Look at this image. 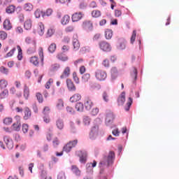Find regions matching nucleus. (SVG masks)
<instances>
[{"instance_id": "nucleus-1", "label": "nucleus", "mask_w": 179, "mask_h": 179, "mask_svg": "<svg viewBox=\"0 0 179 179\" xmlns=\"http://www.w3.org/2000/svg\"><path fill=\"white\" fill-rule=\"evenodd\" d=\"M114 159H115V152H114V151H110L108 156H104L100 162V167H103V166H110L114 163Z\"/></svg>"}, {"instance_id": "nucleus-2", "label": "nucleus", "mask_w": 179, "mask_h": 179, "mask_svg": "<svg viewBox=\"0 0 179 179\" xmlns=\"http://www.w3.org/2000/svg\"><path fill=\"white\" fill-rule=\"evenodd\" d=\"M78 139L69 141L64 146L63 152H66V153H69V152L72 150V148L76 147V145H78Z\"/></svg>"}, {"instance_id": "nucleus-3", "label": "nucleus", "mask_w": 179, "mask_h": 179, "mask_svg": "<svg viewBox=\"0 0 179 179\" xmlns=\"http://www.w3.org/2000/svg\"><path fill=\"white\" fill-rule=\"evenodd\" d=\"M95 78L100 82L106 80L107 78V73L103 70L98 69L95 71Z\"/></svg>"}, {"instance_id": "nucleus-4", "label": "nucleus", "mask_w": 179, "mask_h": 179, "mask_svg": "<svg viewBox=\"0 0 179 179\" xmlns=\"http://www.w3.org/2000/svg\"><path fill=\"white\" fill-rule=\"evenodd\" d=\"M100 50L105 51L106 52H110L111 51V45L106 41H101L99 43Z\"/></svg>"}, {"instance_id": "nucleus-5", "label": "nucleus", "mask_w": 179, "mask_h": 179, "mask_svg": "<svg viewBox=\"0 0 179 179\" xmlns=\"http://www.w3.org/2000/svg\"><path fill=\"white\" fill-rule=\"evenodd\" d=\"M82 28L86 31H92L93 30V22L90 20H85L83 22Z\"/></svg>"}, {"instance_id": "nucleus-6", "label": "nucleus", "mask_w": 179, "mask_h": 179, "mask_svg": "<svg viewBox=\"0 0 179 179\" xmlns=\"http://www.w3.org/2000/svg\"><path fill=\"white\" fill-rule=\"evenodd\" d=\"M15 120L16 122L13 124L12 128L13 131H20V127H22V124L20 122V120H21L20 116V115L15 116Z\"/></svg>"}, {"instance_id": "nucleus-7", "label": "nucleus", "mask_w": 179, "mask_h": 179, "mask_svg": "<svg viewBox=\"0 0 179 179\" xmlns=\"http://www.w3.org/2000/svg\"><path fill=\"white\" fill-rule=\"evenodd\" d=\"M97 136H99V125H95L91 129L90 138V139H96Z\"/></svg>"}, {"instance_id": "nucleus-8", "label": "nucleus", "mask_w": 179, "mask_h": 179, "mask_svg": "<svg viewBox=\"0 0 179 179\" xmlns=\"http://www.w3.org/2000/svg\"><path fill=\"white\" fill-rule=\"evenodd\" d=\"M66 85L69 92H76V86H75V84L73 83L72 80L68 78L66 80Z\"/></svg>"}, {"instance_id": "nucleus-9", "label": "nucleus", "mask_w": 179, "mask_h": 179, "mask_svg": "<svg viewBox=\"0 0 179 179\" xmlns=\"http://www.w3.org/2000/svg\"><path fill=\"white\" fill-rule=\"evenodd\" d=\"M84 106L87 111H90L94 106L93 101L90 98H87L84 102Z\"/></svg>"}, {"instance_id": "nucleus-10", "label": "nucleus", "mask_w": 179, "mask_h": 179, "mask_svg": "<svg viewBox=\"0 0 179 179\" xmlns=\"http://www.w3.org/2000/svg\"><path fill=\"white\" fill-rule=\"evenodd\" d=\"M3 141L8 149H13V141L8 136H4Z\"/></svg>"}, {"instance_id": "nucleus-11", "label": "nucleus", "mask_w": 179, "mask_h": 179, "mask_svg": "<svg viewBox=\"0 0 179 179\" xmlns=\"http://www.w3.org/2000/svg\"><path fill=\"white\" fill-rule=\"evenodd\" d=\"M113 121H114V113L109 112L106 114V125H110V124H113Z\"/></svg>"}, {"instance_id": "nucleus-12", "label": "nucleus", "mask_w": 179, "mask_h": 179, "mask_svg": "<svg viewBox=\"0 0 179 179\" xmlns=\"http://www.w3.org/2000/svg\"><path fill=\"white\" fill-rule=\"evenodd\" d=\"M69 75H71V67L66 66L62 75L60 76L61 79H65L66 78H69Z\"/></svg>"}, {"instance_id": "nucleus-13", "label": "nucleus", "mask_w": 179, "mask_h": 179, "mask_svg": "<svg viewBox=\"0 0 179 179\" xmlns=\"http://www.w3.org/2000/svg\"><path fill=\"white\" fill-rule=\"evenodd\" d=\"M3 29L4 30H11L12 29V23L9 19H6L3 22Z\"/></svg>"}, {"instance_id": "nucleus-14", "label": "nucleus", "mask_w": 179, "mask_h": 179, "mask_svg": "<svg viewBox=\"0 0 179 179\" xmlns=\"http://www.w3.org/2000/svg\"><path fill=\"white\" fill-rule=\"evenodd\" d=\"M77 155L80 157V162L82 163L86 162V157H87V152H86V151H78Z\"/></svg>"}, {"instance_id": "nucleus-15", "label": "nucleus", "mask_w": 179, "mask_h": 179, "mask_svg": "<svg viewBox=\"0 0 179 179\" xmlns=\"http://www.w3.org/2000/svg\"><path fill=\"white\" fill-rule=\"evenodd\" d=\"M82 17H83V14H82L80 12L75 13L72 15L71 20L72 22H79Z\"/></svg>"}, {"instance_id": "nucleus-16", "label": "nucleus", "mask_w": 179, "mask_h": 179, "mask_svg": "<svg viewBox=\"0 0 179 179\" xmlns=\"http://www.w3.org/2000/svg\"><path fill=\"white\" fill-rule=\"evenodd\" d=\"M124 103H125V92H122L117 99L118 106H124Z\"/></svg>"}, {"instance_id": "nucleus-17", "label": "nucleus", "mask_w": 179, "mask_h": 179, "mask_svg": "<svg viewBox=\"0 0 179 179\" xmlns=\"http://www.w3.org/2000/svg\"><path fill=\"white\" fill-rule=\"evenodd\" d=\"M23 96L25 100H28L30 96V90L29 89V87L26 84L24 85Z\"/></svg>"}, {"instance_id": "nucleus-18", "label": "nucleus", "mask_w": 179, "mask_h": 179, "mask_svg": "<svg viewBox=\"0 0 179 179\" xmlns=\"http://www.w3.org/2000/svg\"><path fill=\"white\" fill-rule=\"evenodd\" d=\"M82 99V95L80 94H74L72 96L70 97L71 103H76Z\"/></svg>"}, {"instance_id": "nucleus-19", "label": "nucleus", "mask_w": 179, "mask_h": 179, "mask_svg": "<svg viewBox=\"0 0 179 179\" xmlns=\"http://www.w3.org/2000/svg\"><path fill=\"white\" fill-rule=\"evenodd\" d=\"M39 58L41 61V65L42 66H44V50L43 48L40 47L38 50Z\"/></svg>"}, {"instance_id": "nucleus-20", "label": "nucleus", "mask_w": 179, "mask_h": 179, "mask_svg": "<svg viewBox=\"0 0 179 179\" xmlns=\"http://www.w3.org/2000/svg\"><path fill=\"white\" fill-rule=\"evenodd\" d=\"M56 127L59 131H62V129H64V127H65L64 120H62V119H57L56 120Z\"/></svg>"}, {"instance_id": "nucleus-21", "label": "nucleus", "mask_w": 179, "mask_h": 179, "mask_svg": "<svg viewBox=\"0 0 179 179\" xmlns=\"http://www.w3.org/2000/svg\"><path fill=\"white\" fill-rule=\"evenodd\" d=\"M24 120H29L31 117V110L28 107L24 108Z\"/></svg>"}, {"instance_id": "nucleus-22", "label": "nucleus", "mask_w": 179, "mask_h": 179, "mask_svg": "<svg viewBox=\"0 0 179 179\" xmlns=\"http://www.w3.org/2000/svg\"><path fill=\"white\" fill-rule=\"evenodd\" d=\"M33 26V22H31V20L27 19L24 23V27L25 30H30Z\"/></svg>"}, {"instance_id": "nucleus-23", "label": "nucleus", "mask_w": 179, "mask_h": 179, "mask_svg": "<svg viewBox=\"0 0 179 179\" xmlns=\"http://www.w3.org/2000/svg\"><path fill=\"white\" fill-rule=\"evenodd\" d=\"M30 63L34 65V66H38L40 62L38 61V57L33 56L30 58Z\"/></svg>"}, {"instance_id": "nucleus-24", "label": "nucleus", "mask_w": 179, "mask_h": 179, "mask_svg": "<svg viewBox=\"0 0 179 179\" xmlns=\"http://www.w3.org/2000/svg\"><path fill=\"white\" fill-rule=\"evenodd\" d=\"M34 8V6H33V4H31V3H26L24 5L23 9L24 10H25V12H31Z\"/></svg>"}, {"instance_id": "nucleus-25", "label": "nucleus", "mask_w": 179, "mask_h": 179, "mask_svg": "<svg viewBox=\"0 0 179 179\" xmlns=\"http://www.w3.org/2000/svg\"><path fill=\"white\" fill-rule=\"evenodd\" d=\"M16 9V7L13 5L8 6L6 8V13L8 15H10L12 13H15V10Z\"/></svg>"}, {"instance_id": "nucleus-26", "label": "nucleus", "mask_w": 179, "mask_h": 179, "mask_svg": "<svg viewBox=\"0 0 179 179\" xmlns=\"http://www.w3.org/2000/svg\"><path fill=\"white\" fill-rule=\"evenodd\" d=\"M73 46L74 51H78L80 48V43H79V41L76 38L73 40Z\"/></svg>"}, {"instance_id": "nucleus-27", "label": "nucleus", "mask_w": 179, "mask_h": 179, "mask_svg": "<svg viewBox=\"0 0 179 179\" xmlns=\"http://www.w3.org/2000/svg\"><path fill=\"white\" fill-rule=\"evenodd\" d=\"M17 50L18 51L17 58L18 61H22V59H23V50H22L20 45H17Z\"/></svg>"}, {"instance_id": "nucleus-28", "label": "nucleus", "mask_w": 179, "mask_h": 179, "mask_svg": "<svg viewBox=\"0 0 179 179\" xmlns=\"http://www.w3.org/2000/svg\"><path fill=\"white\" fill-rule=\"evenodd\" d=\"M70 20H71V17H69V15H65L62 18V21H61L62 24L65 26V25L68 24V23H69Z\"/></svg>"}, {"instance_id": "nucleus-29", "label": "nucleus", "mask_w": 179, "mask_h": 179, "mask_svg": "<svg viewBox=\"0 0 179 179\" xmlns=\"http://www.w3.org/2000/svg\"><path fill=\"white\" fill-rule=\"evenodd\" d=\"M117 73H118V69H117V67H113L111 69L112 80H115V79L117 78Z\"/></svg>"}, {"instance_id": "nucleus-30", "label": "nucleus", "mask_w": 179, "mask_h": 179, "mask_svg": "<svg viewBox=\"0 0 179 179\" xmlns=\"http://www.w3.org/2000/svg\"><path fill=\"white\" fill-rule=\"evenodd\" d=\"M9 96V91L8 89L3 90L1 93H0V100H3V99H6Z\"/></svg>"}, {"instance_id": "nucleus-31", "label": "nucleus", "mask_w": 179, "mask_h": 179, "mask_svg": "<svg viewBox=\"0 0 179 179\" xmlns=\"http://www.w3.org/2000/svg\"><path fill=\"white\" fill-rule=\"evenodd\" d=\"M105 37L106 40H111V38L113 37V30L106 29L105 31Z\"/></svg>"}, {"instance_id": "nucleus-32", "label": "nucleus", "mask_w": 179, "mask_h": 179, "mask_svg": "<svg viewBox=\"0 0 179 179\" xmlns=\"http://www.w3.org/2000/svg\"><path fill=\"white\" fill-rule=\"evenodd\" d=\"M44 31H45L44 24H43V22H39L38 27V31L39 34L41 36H43V34H44Z\"/></svg>"}, {"instance_id": "nucleus-33", "label": "nucleus", "mask_w": 179, "mask_h": 179, "mask_svg": "<svg viewBox=\"0 0 179 179\" xmlns=\"http://www.w3.org/2000/svg\"><path fill=\"white\" fill-rule=\"evenodd\" d=\"M71 171H73V173L76 174V176H80V170H79V168H78L76 165H73L71 166Z\"/></svg>"}, {"instance_id": "nucleus-34", "label": "nucleus", "mask_w": 179, "mask_h": 179, "mask_svg": "<svg viewBox=\"0 0 179 179\" xmlns=\"http://www.w3.org/2000/svg\"><path fill=\"white\" fill-rule=\"evenodd\" d=\"M8 87V81L5 79H1L0 80V89H6Z\"/></svg>"}, {"instance_id": "nucleus-35", "label": "nucleus", "mask_w": 179, "mask_h": 179, "mask_svg": "<svg viewBox=\"0 0 179 179\" xmlns=\"http://www.w3.org/2000/svg\"><path fill=\"white\" fill-rule=\"evenodd\" d=\"M56 107L58 110H62L64 108V101L62 99H58L56 102Z\"/></svg>"}, {"instance_id": "nucleus-36", "label": "nucleus", "mask_w": 179, "mask_h": 179, "mask_svg": "<svg viewBox=\"0 0 179 179\" xmlns=\"http://www.w3.org/2000/svg\"><path fill=\"white\" fill-rule=\"evenodd\" d=\"M3 122L5 125H10L13 122V119L10 117H7L3 119Z\"/></svg>"}, {"instance_id": "nucleus-37", "label": "nucleus", "mask_w": 179, "mask_h": 179, "mask_svg": "<svg viewBox=\"0 0 179 179\" xmlns=\"http://www.w3.org/2000/svg\"><path fill=\"white\" fill-rule=\"evenodd\" d=\"M55 50H57V44L54 43H51L48 47L49 52H51L52 54L53 52H55Z\"/></svg>"}, {"instance_id": "nucleus-38", "label": "nucleus", "mask_w": 179, "mask_h": 179, "mask_svg": "<svg viewBox=\"0 0 179 179\" xmlns=\"http://www.w3.org/2000/svg\"><path fill=\"white\" fill-rule=\"evenodd\" d=\"M57 58L60 61H63V62L68 61V56H65L62 53L57 54Z\"/></svg>"}, {"instance_id": "nucleus-39", "label": "nucleus", "mask_w": 179, "mask_h": 179, "mask_svg": "<svg viewBox=\"0 0 179 179\" xmlns=\"http://www.w3.org/2000/svg\"><path fill=\"white\" fill-rule=\"evenodd\" d=\"M92 17H100L101 16V11L99 10H94L92 12Z\"/></svg>"}, {"instance_id": "nucleus-40", "label": "nucleus", "mask_w": 179, "mask_h": 179, "mask_svg": "<svg viewBox=\"0 0 179 179\" xmlns=\"http://www.w3.org/2000/svg\"><path fill=\"white\" fill-rule=\"evenodd\" d=\"M16 51V48H13L12 50H10L5 56L4 58H10V57H13V54H15V52Z\"/></svg>"}, {"instance_id": "nucleus-41", "label": "nucleus", "mask_w": 179, "mask_h": 179, "mask_svg": "<svg viewBox=\"0 0 179 179\" xmlns=\"http://www.w3.org/2000/svg\"><path fill=\"white\" fill-rule=\"evenodd\" d=\"M132 103H133L132 98L129 97L128 101L127 103V106L124 108L126 111H129V108H130L131 106H132Z\"/></svg>"}, {"instance_id": "nucleus-42", "label": "nucleus", "mask_w": 179, "mask_h": 179, "mask_svg": "<svg viewBox=\"0 0 179 179\" xmlns=\"http://www.w3.org/2000/svg\"><path fill=\"white\" fill-rule=\"evenodd\" d=\"M8 38V33L5 31H0V40H6Z\"/></svg>"}, {"instance_id": "nucleus-43", "label": "nucleus", "mask_w": 179, "mask_h": 179, "mask_svg": "<svg viewBox=\"0 0 179 179\" xmlns=\"http://www.w3.org/2000/svg\"><path fill=\"white\" fill-rule=\"evenodd\" d=\"M17 18L20 22H21V23H23V22H24V13H23L22 12H18Z\"/></svg>"}, {"instance_id": "nucleus-44", "label": "nucleus", "mask_w": 179, "mask_h": 179, "mask_svg": "<svg viewBox=\"0 0 179 179\" xmlns=\"http://www.w3.org/2000/svg\"><path fill=\"white\" fill-rule=\"evenodd\" d=\"M83 104L81 102H78L76 104V110H77V111H83Z\"/></svg>"}, {"instance_id": "nucleus-45", "label": "nucleus", "mask_w": 179, "mask_h": 179, "mask_svg": "<svg viewBox=\"0 0 179 179\" xmlns=\"http://www.w3.org/2000/svg\"><path fill=\"white\" fill-rule=\"evenodd\" d=\"M90 80V73H87L82 76L83 82H89Z\"/></svg>"}, {"instance_id": "nucleus-46", "label": "nucleus", "mask_w": 179, "mask_h": 179, "mask_svg": "<svg viewBox=\"0 0 179 179\" xmlns=\"http://www.w3.org/2000/svg\"><path fill=\"white\" fill-rule=\"evenodd\" d=\"M36 42H34V47L33 48H29L27 50V52H29V54H34V52H36Z\"/></svg>"}, {"instance_id": "nucleus-47", "label": "nucleus", "mask_w": 179, "mask_h": 179, "mask_svg": "<svg viewBox=\"0 0 179 179\" xmlns=\"http://www.w3.org/2000/svg\"><path fill=\"white\" fill-rule=\"evenodd\" d=\"M52 83H54V79L52 78H50L47 83L45 85V89H50V87H51V85H52Z\"/></svg>"}, {"instance_id": "nucleus-48", "label": "nucleus", "mask_w": 179, "mask_h": 179, "mask_svg": "<svg viewBox=\"0 0 179 179\" xmlns=\"http://www.w3.org/2000/svg\"><path fill=\"white\" fill-rule=\"evenodd\" d=\"M131 77L133 79H134V80H136V78H138V70L136 68H133Z\"/></svg>"}, {"instance_id": "nucleus-49", "label": "nucleus", "mask_w": 179, "mask_h": 179, "mask_svg": "<svg viewBox=\"0 0 179 179\" xmlns=\"http://www.w3.org/2000/svg\"><path fill=\"white\" fill-rule=\"evenodd\" d=\"M36 97L38 103H43V101H44V99L43 98V94H41V93L37 92L36 94Z\"/></svg>"}, {"instance_id": "nucleus-50", "label": "nucleus", "mask_w": 179, "mask_h": 179, "mask_svg": "<svg viewBox=\"0 0 179 179\" xmlns=\"http://www.w3.org/2000/svg\"><path fill=\"white\" fill-rule=\"evenodd\" d=\"M0 72L1 73H3V75H8V73H9V69L6 68L5 66H1Z\"/></svg>"}, {"instance_id": "nucleus-51", "label": "nucleus", "mask_w": 179, "mask_h": 179, "mask_svg": "<svg viewBox=\"0 0 179 179\" xmlns=\"http://www.w3.org/2000/svg\"><path fill=\"white\" fill-rule=\"evenodd\" d=\"M60 66L58 64H52L50 67V71L52 72H55V71H58L59 69Z\"/></svg>"}, {"instance_id": "nucleus-52", "label": "nucleus", "mask_w": 179, "mask_h": 179, "mask_svg": "<svg viewBox=\"0 0 179 179\" xmlns=\"http://www.w3.org/2000/svg\"><path fill=\"white\" fill-rule=\"evenodd\" d=\"M55 33V29L54 28H50L47 31V36L51 37Z\"/></svg>"}, {"instance_id": "nucleus-53", "label": "nucleus", "mask_w": 179, "mask_h": 179, "mask_svg": "<svg viewBox=\"0 0 179 179\" xmlns=\"http://www.w3.org/2000/svg\"><path fill=\"white\" fill-rule=\"evenodd\" d=\"M136 38V30H134L132 35L131 36V43L134 44L135 43V40Z\"/></svg>"}, {"instance_id": "nucleus-54", "label": "nucleus", "mask_w": 179, "mask_h": 179, "mask_svg": "<svg viewBox=\"0 0 179 179\" xmlns=\"http://www.w3.org/2000/svg\"><path fill=\"white\" fill-rule=\"evenodd\" d=\"M83 123L85 125H89L90 124V117L89 116H85L83 117Z\"/></svg>"}, {"instance_id": "nucleus-55", "label": "nucleus", "mask_w": 179, "mask_h": 179, "mask_svg": "<svg viewBox=\"0 0 179 179\" xmlns=\"http://www.w3.org/2000/svg\"><path fill=\"white\" fill-rule=\"evenodd\" d=\"M102 65L105 66V68H108L110 66V61L108 59H105L102 62Z\"/></svg>"}, {"instance_id": "nucleus-56", "label": "nucleus", "mask_w": 179, "mask_h": 179, "mask_svg": "<svg viewBox=\"0 0 179 179\" xmlns=\"http://www.w3.org/2000/svg\"><path fill=\"white\" fill-rule=\"evenodd\" d=\"M28 131H29V124H22V131L24 132V134H27Z\"/></svg>"}, {"instance_id": "nucleus-57", "label": "nucleus", "mask_w": 179, "mask_h": 179, "mask_svg": "<svg viewBox=\"0 0 179 179\" xmlns=\"http://www.w3.org/2000/svg\"><path fill=\"white\" fill-rule=\"evenodd\" d=\"M52 144L54 148H57L58 146V145H59V139H58V138H55L53 141H52Z\"/></svg>"}, {"instance_id": "nucleus-58", "label": "nucleus", "mask_w": 179, "mask_h": 179, "mask_svg": "<svg viewBox=\"0 0 179 179\" xmlns=\"http://www.w3.org/2000/svg\"><path fill=\"white\" fill-rule=\"evenodd\" d=\"M73 79L76 83H79V77H78L76 72L73 73Z\"/></svg>"}, {"instance_id": "nucleus-59", "label": "nucleus", "mask_w": 179, "mask_h": 179, "mask_svg": "<svg viewBox=\"0 0 179 179\" xmlns=\"http://www.w3.org/2000/svg\"><path fill=\"white\" fill-rule=\"evenodd\" d=\"M57 179H66V176H65V172H60L57 176Z\"/></svg>"}, {"instance_id": "nucleus-60", "label": "nucleus", "mask_w": 179, "mask_h": 179, "mask_svg": "<svg viewBox=\"0 0 179 179\" xmlns=\"http://www.w3.org/2000/svg\"><path fill=\"white\" fill-rule=\"evenodd\" d=\"M99 108H94L91 111V114L92 115L96 116L99 114Z\"/></svg>"}, {"instance_id": "nucleus-61", "label": "nucleus", "mask_w": 179, "mask_h": 179, "mask_svg": "<svg viewBox=\"0 0 179 179\" xmlns=\"http://www.w3.org/2000/svg\"><path fill=\"white\" fill-rule=\"evenodd\" d=\"M35 17L38 18L40 17V16H41V15H43V12H41V10H40V9H37L35 13Z\"/></svg>"}, {"instance_id": "nucleus-62", "label": "nucleus", "mask_w": 179, "mask_h": 179, "mask_svg": "<svg viewBox=\"0 0 179 179\" xmlns=\"http://www.w3.org/2000/svg\"><path fill=\"white\" fill-rule=\"evenodd\" d=\"M66 111H67V113H69L70 114H75V110L73 109V108H72L71 106L66 107Z\"/></svg>"}, {"instance_id": "nucleus-63", "label": "nucleus", "mask_w": 179, "mask_h": 179, "mask_svg": "<svg viewBox=\"0 0 179 179\" xmlns=\"http://www.w3.org/2000/svg\"><path fill=\"white\" fill-rule=\"evenodd\" d=\"M70 130L71 132H76V127H75V124L73 122H70Z\"/></svg>"}, {"instance_id": "nucleus-64", "label": "nucleus", "mask_w": 179, "mask_h": 179, "mask_svg": "<svg viewBox=\"0 0 179 179\" xmlns=\"http://www.w3.org/2000/svg\"><path fill=\"white\" fill-rule=\"evenodd\" d=\"M120 50H125V41H122L119 43Z\"/></svg>"}]
</instances>
